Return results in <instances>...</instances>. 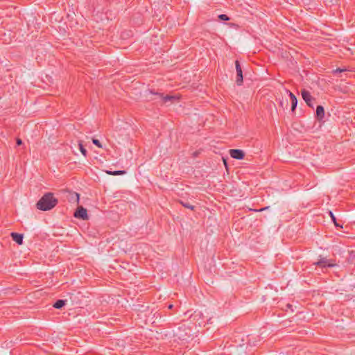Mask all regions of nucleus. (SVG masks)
I'll list each match as a JSON object with an SVG mask.
<instances>
[{"mask_svg": "<svg viewBox=\"0 0 355 355\" xmlns=\"http://www.w3.org/2000/svg\"><path fill=\"white\" fill-rule=\"evenodd\" d=\"M58 200L54 198L52 193L44 194L37 202L36 207L42 211H48L56 206Z\"/></svg>", "mask_w": 355, "mask_h": 355, "instance_id": "obj_1", "label": "nucleus"}, {"mask_svg": "<svg viewBox=\"0 0 355 355\" xmlns=\"http://www.w3.org/2000/svg\"><path fill=\"white\" fill-rule=\"evenodd\" d=\"M191 330L189 327L182 325L174 332V336L180 340H187L191 336Z\"/></svg>", "mask_w": 355, "mask_h": 355, "instance_id": "obj_2", "label": "nucleus"}, {"mask_svg": "<svg viewBox=\"0 0 355 355\" xmlns=\"http://www.w3.org/2000/svg\"><path fill=\"white\" fill-rule=\"evenodd\" d=\"M235 67L236 71V80L237 85H241L243 81V71L239 60L235 61Z\"/></svg>", "mask_w": 355, "mask_h": 355, "instance_id": "obj_3", "label": "nucleus"}, {"mask_svg": "<svg viewBox=\"0 0 355 355\" xmlns=\"http://www.w3.org/2000/svg\"><path fill=\"white\" fill-rule=\"evenodd\" d=\"M302 96L303 100L306 102V105L310 107H313V101L315 100L314 98L312 97L310 92L306 89L302 90Z\"/></svg>", "mask_w": 355, "mask_h": 355, "instance_id": "obj_4", "label": "nucleus"}, {"mask_svg": "<svg viewBox=\"0 0 355 355\" xmlns=\"http://www.w3.org/2000/svg\"><path fill=\"white\" fill-rule=\"evenodd\" d=\"M314 264L321 268L334 267L336 266V263H333L332 261L324 257L320 258L319 261L314 263Z\"/></svg>", "mask_w": 355, "mask_h": 355, "instance_id": "obj_5", "label": "nucleus"}, {"mask_svg": "<svg viewBox=\"0 0 355 355\" xmlns=\"http://www.w3.org/2000/svg\"><path fill=\"white\" fill-rule=\"evenodd\" d=\"M74 217L81 218L83 220H87L88 215L87 209L83 207H79L74 213Z\"/></svg>", "mask_w": 355, "mask_h": 355, "instance_id": "obj_6", "label": "nucleus"}, {"mask_svg": "<svg viewBox=\"0 0 355 355\" xmlns=\"http://www.w3.org/2000/svg\"><path fill=\"white\" fill-rule=\"evenodd\" d=\"M230 156L236 159H243L245 157V153L240 149H231L230 150Z\"/></svg>", "mask_w": 355, "mask_h": 355, "instance_id": "obj_7", "label": "nucleus"}, {"mask_svg": "<svg viewBox=\"0 0 355 355\" xmlns=\"http://www.w3.org/2000/svg\"><path fill=\"white\" fill-rule=\"evenodd\" d=\"M67 198L69 202L78 203L80 199V195L73 191H67Z\"/></svg>", "mask_w": 355, "mask_h": 355, "instance_id": "obj_8", "label": "nucleus"}, {"mask_svg": "<svg viewBox=\"0 0 355 355\" xmlns=\"http://www.w3.org/2000/svg\"><path fill=\"white\" fill-rule=\"evenodd\" d=\"M149 93L151 94H154V95L157 96V97L159 98H160L162 101V102H164V103H166V102H167L168 101H171V100L175 99V96H170V95L164 96L163 94L155 93V92H153L151 90L149 91Z\"/></svg>", "mask_w": 355, "mask_h": 355, "instance_id": "obj_9", "label": "nucleus"}, {"mask_svg": "<svg viewBox=\"0 0 355 355\" xmlns=\"http://www.w3.org/2000/svg\"><path fill=\"white\" fill-rule=\"evenodd\" d=\"M286 92L288 94L291 100V110L292 112H294L297 105V99L291 91L287 89Z\"/></svg>", "mask_w": 355, "mask_h": 355, "instance_id": "obj_10", "label": "nucleus"}, {"mask_svg": "<svg viewBox=\"0 0 355 355\" xmlns=\"http://www.w3.org/2000/svg\"><path fill=\"white\" fill-rule=\"evenodd\" d=\"M10 236L13 241H15L18 245H21L23 243V234H18L16 232H12Z\"/></svg>", "mask_w": 355, "mask_h": 355, "instance_id": "obj_11", "label": "nucleus"}, {"mask_svg": "<svg viewBox=\"0 0 355 355\" xmlns=\"http://www.w3.org/2000/svg\"><path fill=\"white\" fill-rule=\"evenodd\" d=\"M324 116V109L322 105H318L316 107V118L322 120Z\"/></svg>", "mask_w": 355, "mask_h": 355, "instance_id": "obj_12", "label": "nucleus"}, {"mask_svg": "<svg viewBox=\"0 0 355 355\" xmlns=\"http://www.w3.org/2000/svg\"><path fill=\"white\" fill-rule=\"evenodd\" d=\"M65 302H66V300H58L53 304V307L55 309H60L64 306Z\"/></svg>", "mask_w": 355, "mask_h": 355, "instance_id": "obj_13", "label": "nucleus"}, {"mask_svg": "<svg viewBox=\"0 0 355 355\" xmlns=\"http://www.w3.org/2000/svg\"><path fill=\"white\" fill-rule=\"evenodd\" d=\"M105 172H106V173H107L109 175H123L126 173L125 171H123V170L114 171H106Z\"/></svg>", "mask_w": 355, "mask_h": 355, "instance_id": "obj_14", "label": "nucleus"}, {"mask_svg": "<svg viewBox=\"0 0 355 355\" xmlns=\"http://www.w3.org/2000/svg\"><path fill=\"white\" fill-rule=\"evenodd\" d=\"M78 146H79V149L81 152V153L85 156L86 157L87 156V150L84 148L83 146V142L81 141H78Z\"/></svg>", "mask_w": 355, "mask_h": 355, "instance_id": "obj_15", "label": "nucleus"}, {"mask_svg": "<svg viewBox=\"0 0 355 355\" xmlns=\"http://www.w3.org/2000/svg\"><path fill=\"white\" fill-rule=\"evenodd\" d=\"M329 215H330L332 221L334 222V225L336 227H342V225H340L338 223H337L336 217H335V216L334 215V214L331 211H329Z\"/></svg>", "mask_w": 355, "mask_h": 355, "instance_id": "obj_16", "label": "nucleus"}, {"mask_svg": "<svg viewBox=\"0 0 355 355\" xmlns=\"http://www.w3.org/2000/svg\"><path fill=\"white\" fill-rule=\"evenodd\" d=\"M218 18L220 20H223V21H228L230 19V17L227 15H225V14L219 15H218Z\"/></svg>", "mask_w": 355, "mask_h": 355, "instance_id": "obj_17", "label": "nucleus"}, {"mask_svg": "<svg viewBox=\"0 0 355 355\" xmlns=\"http://www.w3.org/2000/svg\"><path fill=\"white\" fill-rule=\"evenodd\" d=\"M92 142L95 146H98V148H102V145L99 140L96 139H92Z\"/></svg>", "mask_w": 355, "mask_h": 355, "instance_id": "obj_18", "label": "nucleus"}, {"mask_svg": "<svg viewBox=\"0 0 355 355\" xmlns=\"http://www.w3.org/2000/svg\"><path fill=\"white\" fill-rule=\"evenodd\" d=\"M250 335H248L246 336V339H247V343L246 344L249 345H255L256 344L254 343H252L251 342V339H250Z\"/></svg>", "mask_w": 355, "mask_h": 355, "instance_id": "obj_19", "label": "nucleus"}, {"mask_svg": "<svg viewBox=\"0 0 355 355\" xmlns=\"http://www.w3.org/2000/svg\"><path fill=\"white\" fill-rule=\"evenodd\" d=\"M182 205L184 207H187V208H189L190 209H194V207L191 205L188 202H186V203H184V202H182Z\"/></svg>", "mask_w": 355, "mask_h": 355, "instance_id": "obj_20", "label": "nucleus"}, {"mask_svg": "<svg viewBox=\"0 0 355 355\" xmlns=\"http://www.w3.org/2000/svg\"><path fill=\"white\" fill-rule=\"evenodd\" d=\"M268 209V207H266L261 208L260 209H252V210L254 211H256V212H260V211H266Z\"/></svg>", "mask_w": 355, "mask_h": 355, "instance_id": "obj_21", "label": "nucleus"}, {"mask_svg": "<svg viewBox=\"0 0 355 355\" xmlns=\"http://www.w3.org/2000/svg\"><path fill=\"white\" fill-rule=\"evenodd\" d=\"M16 143L18 146H20L22 144V140L19 138H17L16 140Z\"/></svg>", "mask_w": 355, "mask_h": 355, "instance_id": "obj_22", "label": "nucleus"}, {"mask_svg": "<svg viewBox=\"0 0 355 355\" xmlns=\"http://www.w3.org/2000/svg\"><path fill=\"white\" fill-rule=\"evenodd\" d=\"M345 71V70H344V69H339V68H338V69H337L335 71H336V72H337V71H338V72H342V71Z\"/></svg>", "mask_w": 355, "mask_h": 355, "instance_id": "obj_23", "label": "nucleus"}, {"mask_svg": "<svg viewBox=\"0 0 355 355\" xmlns=\"http://www.w3.org/2000/svg\"><path fill=\"white\" fill-rule=\"evenodd\" d=\"M200 315V313H196L195 312L194 315H193V318H196L197 316H198Z\"/></svg>", "mask_w": 355, "mask_h": 355, "instance_id": "obj_24", "label": "nucleus"}, {"mask_svg": "<svg viewBox=\"0 0 355 355\" xmlns=\"http://www.w3.org/2000/svg\"><path fill=\"white\" fill-rule=\"evenodd\" d=\"M173 304H169V305H168V308L169 309H171L173 308Z\"/></svg>", "mask_w": 355, "mask_h": 355, "instance_id": "obj_25", "label": "nucleus"}]
</instances>
